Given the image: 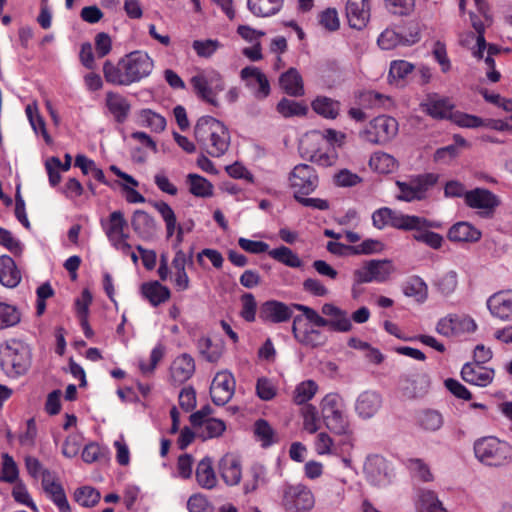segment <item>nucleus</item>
Segmentation results:
<instances>
[{"instance_id": "1", "label": "nucleus", "mask_w": 512, "mask_h": 512, "mask_svg": "<svg viewBox=\"0 0 512 512\" xmlns=\"http://www.w3.org/2000/svg\"><path fill=\"white\" fill-rule=\"evenodd\" d=\"M154 68L150 56L142 51H133L122 57L116 64L107 60L103 64L106 82L118 86H129L148 77Z\"/></svg>"}, {"instance_id": "2", "label": "nucleus", "mask_w": 512, "mask_h": 512, "mask_svg": "<svg viewBox=\"0 0 512 512\" xmlns=\"http://www.w3.org/2000/svg\"><path fill=\"white\" fill-rule=\"evenodd\" d=\"M194 137L200 147L212 157L224 155L230 145L227 127L212 116L198 119L194 127Z\"/></svg>"}, {"instance_id": "3", "label": "nucleus", "mask_w": 512, "mask_h": 512, "mask_svg": "<svg viewBox=\"0 0 512 512\" xmlns=\"http://www.w3.org/2000/svg\"><path fill=\"white\" fill-rule=\"evenodd\" d=\"M474 453L475 457L486 466L504 467L512 463V446L493 436L475 441Z\"/></svg>"}, {"instance_id": "4", "label": "nucleus", "mask_w": 512, "mask_h": 512, "mask_svg": "<svg viewBox=\"0 0 512 512\" xmlns=\"http://www.w3.org/2000/svg\"><path fill=\"white\" fill-rule=\"evenodd\" d=\"M296 310L301 311L303 315L316 327H329L336 332H348L352 329L351 320L348 313L332 303H325L321 307L323 315L328 319L319 315V313L305 305H295Z\"/></svg>"}, {"instance_id": "5", "label": "nucleus", "mask_w": 512, "mask_h": 512, "mask_svg": "<svg viewBox=\"0 0 512 512\" xmlns=\"http://www.w3.org/2000/svg\"><path fill=\"white\" fill-rule=\"evenodd\" d=\"M0 366L9 377H17L27 372L30 366L28 346L12 339L0 347Z\"/></svg>"}, {"instance_id": "6", "label": "nucleus", "mask_w": 512, "mask_h": 512, "mask_svg": "<svg viewBox=\"0 0 512 512\" xmlns=\"http://www.w3.org/2000/svg\"><path fill=\"white\" fill-rule=\"evenodd\" d=\"M321 416L325 426L338 435L351 433L350 423L343 411V403L338 394H327L321 401Z\"/></svg>"}, {"instance_id": "7", "label": "nucleus", "mask_w": 512, "mask_h": 512, "mask_svg": "<svg viewBox=\"0 0 512 512\" xmlns=\"http://www.w3.org/2000/svg\"><path fill=\"white\" fill-rule=\"evenodd\" d=\"M439 176L435 173L412 175L405 181H396L399 193L396 199L404 202L422 201L427 198V192L433 188Z\"/></svg>"}, {"instance_id": "8", "label": "nucleus", "mask_w": 512, "mask_h": 512, "mask_svg": "<svg viewBox=\"0 0 512 512\" xmlns=\"http://www.w3.org/2000/svg\"><path fill=\"white\" fill-rule=\"evenodd\" d=\"M191 85L195 93L205 102L218 107L217 95L225 89L222 76L216 71L201 72L194 75Z\"/></svg>"}, {"instance_id": "9", "label": "nucleus", "mask_w": 512, "mask_h": 512, "mask_svg": "<svg viewBox=\"0 0 512 512\" xmlns=\"http://www.w3.org/2000/svg\"><path fill=\"white\" fill-rule=\"evenodd\" d=\"M315 505L312 491L302 485H287L283 489L282 506L287 512H309Z\"/></svg>"}, {"instance_id": "10", "label": "nucleus", "mask_w": 512, "mask_h": 512, "mask_svg": "<svg viewBox=\"0 0 512 512\" xmlns=\"http://www.w3.org/2000/svg\"><path fill=\"white\" fill-rule=\"evenodd\" d=\"M289 187L296 196L310 195L319 185V176L314 167L308 164H298L289 173Z\"/></svg>"}, {"instance_id": "11", "label": "nucleus", "mask_w": 512, "mask_h": 512, "mask_svg": "<svg viewBox=\"0 0 512 512\" xmlns=\"http://www.w3.org/2000/svg\"><path fill=\"white\" fill-rule=\"evenodd\" d=\"M394 266L388 259H372L365 261L363 266L353 272L355 284H363L370 282H385L394 272Z\"/></svg>"}, {"instance_id": "12", "label": "nucleus", "mask_w": 512, "mask_h": 512, "mask_svg": "<svg viewBox=\"0 0 512 512\" xmlns=\"http://www.w3.org/2000/svg\"><path fill=\"white\" fill-rule=\"evenodd\" d=\"M398 132L395 118L382 115L370 122V128L363 132L367 141L373 144H384L393 139Z\"/></svg>"}, {"instance_id": "13", "label": "nucleus", "mask_w": 512, "mask_h": 512, "mask_svg": "<svg viewBox=\"0 0 512 512\" xmlns=\"http://www.w3.org/2000/svg\"><path fill=\"white\" fill-rule=\"evenodd\" d=\"M464 200L468 207L480 210L479 214L486 218L492 217L501 203L497 195L484 188L467 191Z\"/></svg>"}, {"instance_id": "14", "label": "nucleus", "mask_w": 512, "mask_h": 512, "mask_svg": "<svg viewBox=\"0 0 512 512\" xmlns=\"http://www.w3.org/2000/svg\"><path fill=\"white\" fill-rule=\"evenodd\" d=\"M364 474L367 481L377 487L387 486L392 479V469L381 455H370L364 463Z\"/></svg>"}, {"instance_id": "15", "label": "nucleus", "mask_w": 512, "mask_h": 512, "mask_svg": "<svg viewBox=\"0 0 512 512\" xmlns=\"http://www.w3.org/2000/svg\"><path fill=\"white\" fill-rule=\"evenodd\" d=\"M420 40V30L417 24L408 28L407 32H396L386 29L378 37V45L383 50H391L398 45L410 46Z\"/></svg>"}, {"instance_id": "16", "label": "nucleus", "mask_w": 512, "mask_h": 512, "mask_svg": "<svg viewBox=\"0 0 512 512\" xmlns=\"http://www.w3.org/2000/svg\"><path fill=\"white\" fill-rule=\"evenodd\" d=\"M423 112L433 119L451 120L454 114L455 105L449 97L440 96L437 93L427 94L425 100L420 104Z\"/></svg>"}, {"instance_id": "17", "label": "nucleus", "mask_w": 512, "mask_h": 512, "mask_svg": "<svg viewBox=\"0 0 512 512\" xmlns=\"http://www.w3.org/2000/svg\"><path fill=\"white\" fill-rule=\"evenodd\" d=\"M235 391V379L229 372H219L215 375L210 386V396L215 405L223 406L228 403Z\"/></svg>"}, {"instance_id": "18", "label": "nucleus", "mask_w": 512, "mask_h": 512, "mask_svg": "<svg viewBox=\"0 0 512 512\" xmlns=\"http://www.w3.org/2000/svg\"><path fill=\"white\" fill-rule=\"evenodd\" d=\"M296 304L287 305L277 300H268L261 304L259 318L264 322L274 324L287 322L293 315Z\"/></svg>"}, {"instance_id": "19", "label": "nucleus", "mask_w": 512, "mask_h": 512, "mask_svg": "<svg viewBox=\"0 0 512 512\" xmlns=\"http://www.w3.org/2000/svg\"><path fill=\"white\" fill-rule=\"evenodd\" d=\"M240 77L253 90L255 98L263 100L270 94L268 78L259 68L247 66L241 70Z\"/></svg>"}, {"instance_id": "20", "label": "nucleus", "mask_w": 512, "mask_h": 512, "mask_svg": "<svg viewBox=\"0 0 512 512\" xmlns=\"http://www.w3.org/2000/svg\"><path fill=\"white\" fill-rule=\"evenodd\" d=\"M429 388L430 377L425 373L404 375L400 378V390L408 399L423 397Z\"/></svg>"}, {"instance_id": "21", "label": "nucleus", "mask_w": 512, "mask_h": 512, "mask_svg": "<svg viewBox=\"0 0 512 512\" xmlns=\"http://www.w3.org/2000/svg\"><path fill=\"white\" fill-rule=\"evenodd\" d=\"M41 485L47 496L58 507L60 512H70L71 508L68 503L65 491L62 485L56 481L52 472H46L41 480Z\"/></svg>"}, {"instance_id": "22", "label": "nucleus", "mask_w": 512, "mask_h": 512, "mask_svg": "<svg viewBox=\"0 0 512 512\" xmlns=\"http://www.w3.org/2000/svg\"><path fill=\"white\" fill-rule=\"evenodd\" d=\"M461 377L466 383L486 387L494 378V370L482 364L468 362L461 369Z\"/></svg>"}, {"instance_id": "23", "label": "nucleus", "mask_w": 512, "mask_h": 512, "mask_svg": "<svg viewBox=\"0 0 512 512\" xmlns=\"http://www.w3.org/2000/svg\"><path fill=\"white\" fill-rule=\"evenodd\" d=\"M346 17L351 28H364L370 19L369 0H348Z\"/></svg>"}, {"instance_id": "24", "label": "nucleus", "mask_w": 512, "mask_h": 512, "mask_svg": "<svg viewBox=\"0 0 512 512\" xmlns=\"http://www.w3.org/2000/svg\"><path fill=\"white\" fill-rule=\"evenodd\" d=\"M491 314L500 320H512V290L500 291L487 300Z\"/></svg>"}, {"instance_id": "25", "label": "nucleus", "mask_w": 512, "mask_h": 512, "mask_svg": "<svg viewBox=\"0 0 512 512\" xmlns=\"http://www.w3.org/2000/svg\"><path fill=\"white\" fill-rule=\"evenodd\" d=\"M301 320L302 317L300 315L294 317L293 320L292 332L295 339L300 344L311 348L323 346L327 341V337L320 330L315 329L312 326H306L304 330H299L297 328V323Z\"/></svg>"}, {"instance_id": "26", "label": "nucleus", "mask_w": 512, "mask_h": 512, "mask_svg": "<svg viewBox=\"0 0 512 512\" xmlns=\"http://www.w3.org/2000/svg\"><path fill=\"white\" fill-rule=\"evenodd\" d=\"M404 231H414L413 239L421 242L424 235H427L431 228H440L441 224L416 215H406L404 222L400 224Z\"/></svg>"}, {"instance_id": "27", "label": "nucleus", "mask_w": 512, "mask_h": 512, "mask_svg": "<svg viewBox=\"0 0 512 512\" xmlns=\"http://www.w3.org/2000/svg\"><path fill=\"white\" fill-rule=\"evenodd\" d=\"M218 469L223 481L227 485L235 486L240 483L242 478L241 464L234 455H224L218 463Z\"/></svg>"}, {"instance_id": "28", "label": "nucleus", "mask_w": 512, "mask_h": 512, "mask_svg": "<svg viewBox=\"0 0 512 512\" xmlns=\"http://www.w3.org/2000/svg\"><path fill=\"white\" fill-rule=\"evenodd\" d=\"M195 372L194 359L189 354L178 356L171 364L170 375L175 384H182L189 380Z\"/></svg>"}, {"instance_id": "29", "label": "nucleus", "mask_w": 512, "mask_h": 512, "mask_svg": "<svg viewBox=\"0 0 512 512\" xmlns=\"http://www.w3.org/2000/svg\"><path fill=\"white\" fill-rule=\"evenodd\" d=\"M105 103L117 123H123L127 120L130 114L131 104L126 97L117 92L108 91L106 93Z\"/></svg>"}, {"instance_id": "30", "label": "nucleus", "mask_w": 512, "mask_h": 512, "mask_svg": "<svg viewBox=\"0 0 512 512\" xmlns=\"http://www.w3.org/2000/svg\"><path fill=\"white\" fill-rule=\"evenodd\" d=\"M131 226L142 240L152 239L156 233V222L154 218L144 210H136L133 213Z\"/></svg>"}, {"instance_id": "31", "label": "nucleus", "mask_w": 512, "mask_h": 512, "mask_svg": "<svg viewBox=\"0 0 512 512\" xmlns=\"http://www.w3.org/2000/svg\"><path fill=\"white\" fill-rule=\"evenodd\" d=\"M382 404L381 396L373 391L361 393L356 401L355 410L363 419L372 418L380 409Z\"/></svg>"}, {"instance_id": "32", "label": "nucleus", "mask_w": 512, "mask_h": 512, "mask_svg": "<svg viewBox=\"0 0 512 512\" xmlns=\"http://www.w3.org/2000/svg\"><path fill=\"white\" fill-rule=\"evenodd\" d=\"M482 233L469 222H457L448 231L447 237L452 242L475 243L481 239Z\"/></svg>"}, {"instance_id": "33", "label": "nucleus", "mask_w": 512, "mask_h": 512, "mask_svg": "<svg viewBox=\"0 0 512 512\" xmlns=\"http://www.w3.org/2000/svg\"><path fill=\"white\" fill-rule=\"evenodd\" d=\"M198 485L203 489L212 490L217 486L218 480L213 468V460L206 456L199 461L195 471Z\"/></svg>"}, {"instance_id": "34", "label": "nucleus", "mask_w": 512, "mask_h": 512, "mask_svg": "<svg viewBox=\"0 0 512 512\" xmlns=\"http://www.w3.org/2000/svg\"><path fill=\"white\" fill-rule=\"evenodd\" d=\"M100 224L110 243L116 241V237L127 228V220L121 210L110 213L107 219H101Z\"/></svg>"}, {"instance_id": "35", "label": "nucleus", "mask_w": 512, "mask_h": 512, "mask_svg": "<svg viewBox=\"0 0 512 512\" xmlns=\"http://www.w3.org/2000/svg\"><path fill=\"white\" fill-rule=\"evenodd\" d=\"M406 215L407 214L394 211L388 207H383L372 214V221L377 229H383L387 225L401 229L400 224L404 222Z\"/></svg>"}, {"instance_id": "36", "label": "nucleus", "mask_w": 512, "mask_h": 512, "mask_svg": "<svg viewBox=\"0 0 512 512\" xmlns=\"http://www.w3.org/2000/svg\"><path fill=\"white\" fill-rule=\"evenodd\" d=\"M21 280V273L14 260L8 256L0 257V282L8 288L16 287Z\"/></svg>"}, {"instance_id": "37", "label": "nucleus", "mask_w": 512, "mask_h": 512, "mask_svg": "<svg viewBox=\"0 0 512 512\" xmlns=\"http://www.w3.org/2000/svg\"><path fill=\"white\" fill-rule=\"evenodd\" d=\"M141 292L154 307L168 301L171 296L169 288L158 281L143 283Z\"/></svg>"}, {"instance_id": "38", "label": "nucleus", "mask_w": 512, "mask_h": 512, "mask_svg": "<svg viewBox=\"0 0 512 512\" xmlns=\"http://www.w3.org/2000/svg\"><path fill=\"white\" fill-rule=\"evenodd\" d=\"M280 87L290 96L298 97L304 94L303 80L295 68H290L279 78Z\"/></svg>"}, {"instance_id": "39", "label": "nucleus", "mask_w": 512, "mask_h": 512, "mask_svg": "<svg viewBox=\"0 0 512 512\" xmlns=\"http://www.w3.org/2000/svg\"><path fill=\"white\" fill-rule=\"evenodd\" d=\"M249 10L257 17H269L282 7L283 0H248Z\"/></svg>"}, {"instance_id": "40", "label": "nucleus", "mask_w": 512, "mask_h": 512, "mask_svg": "<svg viewBox=\"0 0 512 512\" xmlns=\"http://www.w3.org/2000/svg\"><path fill=\"white\" fill-rule=\"evenodd\" d=\"M268 254L275 261L290 268H300L303 265V262L299 256L287 246L274 248L268 251Z\"/></svg>"}, {"instance_id": "41", "label": "nucleus", "mask_w": 512, "mask_h": 512, "mask_svg": "<svg viewBox=\"0 0 512 512\" xmlns=\"http://www.w3.org/2000/svg\"><path fill=\"white\" fill-rule=\"evenodd\" d=\"M417 423L421 429L427 432H435L443 426L444 419L439 411L426 409L419 413Z\"/></svg>"}, {"instance_id": "42", "label": "nucleus", "mask_w": 512, "mask_h": 512, "mask_svg": "<svg viewBox=\"0 0 512 512\" xmlns=\"http://www.w3.org/2000/svg\"><path fill=\"white\" fill-rule=\"evenodd\" d=\"M187 183L190 193L196 197L206 198L213 195L212 183L198 174H188Z\"/></svg>"}, {"instance_id": "43", "label": "nucleus", "mask_w": 512, "mask_h": 512, "mask_svg": "<svg viewBox=\"0 0 512 512\" xmlns=\"http://www.w3.org/2000/svg\"><path fill=\"white\" fill-rule=\"evenodd\" d=\"M25 112H26L27 118H28L34 132L35 133L40 132L42 134L45 142L47 144H50L52 142V139L47 132L45 121L39 113L37 103L34 102L32 104L27 105Z\"/></svg>"}, {"instance_id": "44", "label": "nucleus", "mask_w": 512, "mask_h": 512, "mask_svg": "<svg viewBox=\"0 0 512 512\" xmlns=\"http://www.w3.org/2000/svg\"><path fill=\"white\" fill-rule=\"evenodd\" d=\"M74 165L81 169L84 175L91 174L100 183L111 186L107 181L102 169L98 168L95 162L85 155L79 154L75 157Z\"/></svg>"}, {"instance_id": "45", "label": "nucleus", "mask_w": 512, "mask_h": 512, "mask_svg": "<svg viewBox=\"0 0 512 512\" xmlns=\"http://www.w3.org/2000/svg\"><path fill=\"white\" fill-rule=\"evenodd\" d=\"M417 510L418 512H446L437 495L430 490L420 491Z\"/></svg>"}, {"instance_id": "46", "label": "nucleus", "mask_w": 512, "mask_h": 512, "mask_svg": "<svg viewBox=\"0 0 512 512\" xmlns=\"http://www.w3.org/2000/svg\"><path fill=\"white\" fill-rule=\"evenodd\" d=\"M312 108L325 118L335 119L339 114L340 104L328 97H317L312 102Z\"/></svg>"}, {"instance_id": "47", "label": "nucleus", "mask_w": 512, "mask_h": 512, "mask_svg": "<svg viewBox=\"0 0 512 512\" xmlns=\"http://www.w3.org/2000/svg\"><path fill=\"white\" fill-rule=\"evenodd\" d=\"M195 428L197 429V436L206 440L222 435L226 429V425L222 420L210 418Z\"/></svg>"}, {"instance_id": "48", "label": "nucleus", "mask_w": 512, "mask_h": 512, "mask_svg": "<svg viewBox=\"0 0 512 512\" xmlns=\"http://www.w3.org/2000/svg\"><path fill=\"white\" fill-rule=\"evenodd\" d=\"M369 166L381 174H387L397 167V162L393 156L384 152H377L371 156Z\"/></svg>"}, {"instance_id": "49", "label": "nucleus", "mask_w": 512, "mask_h": 512, "mask_svg": "<svg viewBox=\"0 0 512 512\" xmlns=\"http://www.w3.org/2000/svg\"><path fill=\"white\" fill-rule=\"evenodd\" d=\"M100 499V492L91 486L79 487L74 492L75 502H77L82 507H94L100 501Z\"/></svg>"}, {"instance_id": "50", "label": "nucleus", "mask_w": 512, "mask_h": 512, "mask_svg": "<svg viewBox=\"0 0 512 512\" xmlns=\"http://www.w3.org/2000/svg\"><path fill=\"white\" fill-rule=\"evenodd\" d=\"M345 136L341 132L333 129H327L323 133L312 132L304 138L302 143H325L341 145Z\"/></svg>"}, {"instance_id": "51", "label": "nucleus", "mask_w": 512, "mask_h": 512, "mask_svg": "<svg viewBox=\"0 0 512 512\" xmlns=\"http://www.w3.org/2000/svg\"><path fill=\"white\" fill-rule=\"evenodd\" d=\"M276 110L283 117L303 116L307 113L308 108L306 105L296 102L288 98H282L277 106Z\"/></svg>"}, {"instance_id": "52", "label": "nucleus", "mask_w": 512, "mask_h": 512, "mask_svg": "<svg viewBox=\"0 0 512 512\" xmlns=\"http://www.w3.org/2000/svg\"><path fill=\"white\" fill-rule=\"evenodd\" d=\"M254 433L264 448L277 442L275 431L264 419H259L255 422Z\"/></svg>"}, {"instance_id": "53", "label": "nucleus", "mask_w": 512, "mask_h": 512, "mask_svg": "<svg viewBox=\"0 0 512 512\" xmlns=\"http://www.w3.org/2000/svg\"><path fill=\"white\" fill-rule=\"evenodd\" d=\"M82 459L86 463L107 461L109 459V450L107 447H103L98 443L91 442L84 447L82 452Z\"/></svg>"}, {"instance_id": "54", "label": "nucleus", "mask_w": 512, "mask_h": 512, "mask_svg": "<svg viewBox=\"0 0 512 512\" xmlns=\"http://www.w3.org/2000/svg\"><path fill=\"white\" fill-rule=\"evenodd\" d=\"M413 70L414 65L412 63L405 60H394L390 64L388 81L394 83L404 80Z\"/></svg>"}, {"instance_id": "55", "label": "nucleus", "mask_w": 512, "mask_h": 512, "mask_svg": "<svg viewBox=\"0 0 512 512\" xmlns=\"http://www.w3.org/2000/svg\"><path fill=\"white\" fill-rule=\"evenodd\" d=\"M318 389L317 384L312 380H306L298 384L294 391V402L298 405L305 404L313 398Z\"/></svg>"}, {"instance_id": "56", "label": "nucleus", "mask_w": 512, "mask_h": 512, "mask_svg": "<svg viewBox=\"0 0 512 512\" xmlns=\"http://www.w3.org/2000/svg\"><path fill=\"white\" fill-rule=\"evenodd\" d=\"M252 480L247 481L244 484V492L250 493L255 491L259 486L267 482L266 468L259 463H255L250 468Z\"/></svg>"}, {"instance_id": "57", "label": "nucleus", "mask_w": 512, "mask_h": 512, "mask_svg": "<svg viewBox=\"0 0 512 512\" xmlns=\"http://www.w3.org/2000/svg\"><path fill=\"white\" fill-rule=\"evenodd\" d=\"M20 322V313L16 307L0 303V329L8 328Z\"/></svg>"}, {"instance_id": "58", "label": "nucleus", "mask_w": 512, "mask_h": 512, "mask_svg": "<svg viewBox=\"0 0 512 512\" xmlns=\"http://www.w3.org/2000/svg\"><path fill=\"white\" fill-rule=\"evenodd\" d=\"M192 47L199 57L209 58L222 47V44L216 39L195 40Z\"/></svg>"}, {"instance_id": "59", "label": "nucleus", "mask_w": 512, "mask_h": 512, "mask_svg": "<svg viewBox=\"0 0 512 512\" xmlns=\"http://www.w3.org/2000/svg\"><path fill=\"white\" fill-rule=\"evenodd\" d=\"M19 471L13 457L8 453L2 455L1 480L14 483L18 479Z\"/></svg>"}, {"instance_id": "60", "label": "nucleus", "mask_w": 512, "mask_h": 512, "mask_svg": "<svg viewBox=\"0 0 512 512\" xmlns=\"http://www.w3.org/2000/svg\"><path fill=\"white\" fill-rule=\"evenodd\" d=\"M241 304L242 308L240 311V316L246 322H254L256 319V311H257V302L252 293H244L241 296Z\"/></svg>"}, {"instance_id": "61", "label": "nucleus", "mask_w": 512, "mask_h": 512, "mask_svg": "<svg viewBox=\"0 0 512 512\" xmlns=\"http://www.w3.org/2000/svg\"><path fill=\"white\" fill-rule=\"evenodd\" d=\"M386 8L395 15L407 16L414 11L415 0H384Z\"/></svg>"}, {"instance_id": "62", "label": "nucleus", "mask_w": 512, "mask_h": 512, "mask_svg": "<svg viewBox=\"0 0 512 512\" xmlns=\"http://www.w3.org/2000/svg\"><path fill=\"white\" fill-rule=\"evenodd\" d=\"M451 121L458 126L465 128H477L485 125V122L482 118L460 111L454 112Z\"/></svg>"}, {"instance_id": "63", "label": "nucleus", "mask_w": 512, "mask_h": 512, "mask_svg": "<svg viewBox=\"0 0 512 512\" xmlns=\"http://www.w3.org/2000/svg\"><path fill=\"white\" fill-rule=\"evenodd\" d=\"M319 24L328 31H336L340 27L338 13L334 8H327L318 15Z\"/></svg>"}, {"instance_id": "64", "label": "nucleus", "mask_w": 512, "mask_h": 512, "mask_svg": "<svg viewBox=\"0 0 512 512\" xmlns=\"http://www.w3.org/2000/svg\"><path fill=\"white\" fill-rule=\"evenodd\" d=\"M404 294L408 297H415L418 301L422 302L427 298V286L417 277L407 283L404 287Z\"/></svg>"}]
</instances>
